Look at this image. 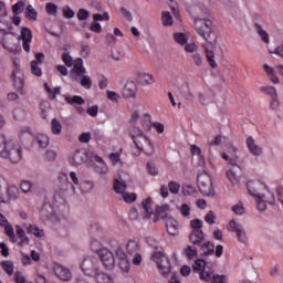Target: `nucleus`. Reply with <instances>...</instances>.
Wrapping results in <instances>:
<instances>
[{
    "mask_svg": "<svg viewBox=\"0 0 283 283\" xmlns=\"http://www.w3.org/2000/svg\"><path fill=\"white\" fill-rule=\"evenodd\" d=\"M195 30L207 41V43L202 44L206 59L212 67L216 70L218 67V63L216 62V52H213L218 45V35L216 34V28L213 27V22L209 19H196L195 20Z\"/></svg>",
    "mask_w": 283,
    "mask_h": 283,
    "instance_id": "f257e3e1",
    "label": "nucleus"
},
{
    "mask_svg": "<svg viewBox=\"0 0 283 283\" xmlns=\"http://www.w3.org/2000/svg\"><path fill=\"white\" fill-rule=\"evenodd\" d=\"M129 136L137 149L134 151V156H140V154H145L146 156H154V144L149 137L143 133V129L136 125H133L129 129Z\"/></svg>",
    "mask_w": 283,
    "mask_h": 283,
    "instance_id": "f03ea898",
    "label": "nucleus"
},
{
    "mask_svg": "<svg viewBox=\"0 0 283 283\" xmlns=\"http://www.w3.org/2000/svg\"><path fill=\"white\" fill-rule=\"evenodd\" d=\"M250 196L256 198V209L265 211L266 205H275V195L269 191L266 185L262 182L252 184L248 189Z\"/></svg>",
    "mask_w": 283,
    "mask_h": 283,
    "instance_id": "7ed1b4c3",
    "label": "nucleus"
},
{
    "mask_svg": "<svg viewBox=\"0 0 283 283\" xmlns=\"http://www.w3.org/2000/svg\"><path fill=\"white\" fill-rule=\"evenodd\" d=\"M221 158L227 160L229 165V171L226 174L228 180H230L232 185H240V176H242V167L238 165L240 157H238V155L231 157L226 153H221Z\"/></svg>",
    "mask_w": 283,
    "mask_h": 283,
    "instance_id": "20e7f679",
    "label": "nucleus"
},
{
    "mask_svg": "<svg viewBox=\"0 0 283 283\" xmlns=\"http://www.w3.org/2000/svg\"><path fill=\"white\" fill-rule=\"evenodd\" d=\"M81 270L87 277L95 280L101 273V262L96 256H86L81 263Z\"/></svg>",
    "mask_w": 283,
    "mask_h": 283,
    "instance_id": "39448f33",
    "label": "nucleus"
},
{
    "mask_svg": "<svg viewBox=\"0 0 283 283\" xmlns=\"http://www.w3.org/2000/svg\"><path fill=\"white\" fill-rule=\"evenodd\" d=\"M151 258L154 262H156L161 275H169V273H171V262L169 261V258L165 255V253L155 252Z\"/></svg>",
    "mask_w": 283,
    "mask_h": 283,
    "instance_id": "423d86ee",
    "label": "nucleus"
},
{
    "mask_svg": "<svg viewBox=\"0 0 283 283\" xmlns=\"http://www.w3.org/2000/svg\"><path fill=\"white\" fill-rule=\"evenodd\" d=\"M198 187L202 196H216V190H213V181L209 175H201L198 177Z\"/></svg>",
    "mask_w": 283,
    "mask_h": 283,
    "instance_id": "0eeeda50",
    "label": "nucleus"
},
{
    "mask_svg": "<svg viewBox=\"0 0 283 283\" xmlns=\"http://www.w3.org/2000/svg\"><path fill=\"white\" fill-rule=\"evenodd\" d=\"M98 258L105 269H114L116 259L114 258V253L107 250V248H103L98 251Z\"/></svg>",
    "mask_w": 283,
    "mask_h": 283,
    "instance_id": "6e6552de",
    "label": "nucleus"
},
{
    "mask_svg": "<svg viewBox=\"0 0 283 283\" xmlns=\"http://www.w3.org/2000/svg\"><path fill=\"white\" fill-rule=\"evenodd\" d=\"M230 231L235 233L238 242H241V244H247L249 242V238H247V231L242 227V224L235 222V221H230L229 222Z\"/></svg>",
    "mask_w": 283,
    "mask_h": 283,
    "instance_id": "1a4fd4ad",
    "label": "nucleus"
},
{
    "mask_svg": "<svg viewBox=\"0 0 283 283\" xmlns=\"http://www.w3.org/2000/svg\"><path fill=\"white\" fill-rule=\"evenodd\" d=\"M19 198V188L17 186H9L6 192H0V200L3 203H10V200Z\"/></svg>",
    "mask_w": 283,
    "mask_h": 283,
    "instance_id": "9d476101",
    "label": "nucleus"
},
{
    "mask_svg": "<svg viewBox=\"0 0 283 283\" xmlns=\"http://www.w3.org/2000/svg\"><path fill=\"white\" fill-rule=\"evenodd\" d=\"M70 165L73 167H78V165H83L85 160H87V154L83 149H76L69 158Z\"/></svg>",
    "mask_w": 283,
    "mask_h": 283,
    "instance_id": "9b49d317",
    "label": "nucleus"
},
{
    "mask_svg": "<svg viewBox=\"0 0 283 283\" xmlns=\"http://www.w3.org/2000/svg\"><path fill=\"white\" fill-rule=\"evenodd\" d=\"M21 147H14V144L11 147L7 148V156H1L0 158H8L10 163H19L21 160Z\"/></svg>",
    "mask_w": 283,
    "mask_h": 283,
    "instance_id": "f8f14e48",
    "label": "nucleus"
},
{
    "mask_svg": "<svg viewBox=\"0 0 283 283\" xmlns=\"http://www.w3.org/2000/svg\"><path fill=\"white\" fill-rule=\"evenodd\" d=\"M53 271L56 277H59V280H62V282H70V280H72V272H70L67 268L61 264H55L53 266Z\"/></svg>",
    "mask_w": 283,
    "mask_h": 283,
    "instance_id": "ddd939ff",
    "label": "nucleus"
},
{
    "mask_svg": "<svg viewBox=\"0 0 283 283\" xmlns=\"http://www.w3.org/2000/svg\"><path fill=\"white\" fill-rule=\"evenodd\" d=\"M122 94L124 98H136V94H138V86H136V82L128 81L126 82Z\"/></svg>",
    "mask_w": 283,
    "mask_h": 283,
    "instance_id": "4468645a",
    "label": "nucleus"
},
{
    "mask_svg": "<svg viewBox=\"0 0 283 283\" xmlns=\"http://www.w3.org/2000/svg\"><path fill=\"white\" fill-rule=\"evenodd\" d=\"M22 39V46L24 52H30V44L32 43V31L28 27H23L20 32Z\"/></svg>",
    "mask_w": 283,
    "mask_h": 283,
    "instance_id": "2eb2a0df",
    "label": "nucleus"
},
{
    "mask_svg": "<svg viewBox=\"0 0 283 283\" xmlns=\"http://www.w3.org/2000/svg\"><path fill=\"white\" fill-rule=\"evenodd\" d=\"M11 78L13 81L14 90H17L18 92H21V90H23V85H24L23 74H21V71H19V69H15L14 71H12Z\"/></svg>",
    "mask_w": 283,
    "mask_h": 283,
    "instance_id": "dca6fc26",
    "label": "nucleus"
},
{
    "mask_svg": "<svg viewBox=\"0 0 283 283\" xmlns=\"http://www.w3.org/2000/svg\"><path fill=\"white\" fill-rule=\"evenodd\" d=\"M189 240L195 247H200L205 242V232L202 230H192Z\"/></svg>",
    "mask_w": 283,
    "mask_h": 283,
    "instance_id": "f3484780",
    "label": "nucleus"
},
{
    "mask_svg": "<svg viewBox=\"0 0 283 283\" xmlns=\"http://www.w3.org/2000/svg\"><path fill=\"white\" fill-rule=\"evenodd\" d=\"M113 189L115 191V193H119L120 196H123L127 189V181L125 179H123V176H119L118 179L114 180L113 184Z\"/></svg>",
    "mask_w": 283,
    "mask_h": 283,
    "instance_id": "a211bd4d",
    "label": "nucleus"
},
{
    "mask_svg": "<svg viewBox=\"0 0 283 283\" xmlns=\"http://www.w3.org/2000/svg\"><path fill=\"white\" fill-rule=\"evenodd\" d=\"M247 147L252 156H262V147L255 144L253 137L247 139Z\"/></svg>",
    "mask_w": 283,
    "mask_h": 283,
    "instance_id": "6ab92c4d",
    "label": "nucleus"
},
{
    "mask_svg": "<svg viewBox=\"0 0 283 283\" xmlns=\"http://www.w3.org/2000/svg\"><path fill=\"white\" fill-rule=\"evenodd\" d=\"M202 251V255L209 258V255H213L216 253V245L210 241H205L199 245Z\"/></svg>",
    "mask_w": 283,
    "mask_h": 283,
    "instance_id": "aec40b11",
    "label": "nucleus"
},
{
    "mask_svg": "<svg viewBox=\"0 0 283 283\" xmlns=\"http://www.w3.org/2000/svg\"><path fill=\"white\" fill-rule=\"evenodd\" d=\"M12 147V142L6 138V135H0V158L8 156V149Z\"/></svg>",
    "mask_w": 283,
    "mask_h": 283,
    "instance_id": "412c9836",
    "label": "nucleus"
},
{
    "mask_svg": "<svg viewBox=\"0 0 283 283\" xmlns=\"http://www.w3.org/2000/svg\"><path fill=\"white\" fill-rule=\"evenodd\" d=\"M179 223L176 219H169L167 222H166V229L169 233V235H178L179 233Z\"/></svg>",
    "mask_w": 283,
    "mask_h": 283,
    "instance_id": "4be33fe9",
    "label": "nucleus"
},
{
    "mask_svg": "<svg viewBox=\"0 0 283 283\" xmlns=\"http://www.w3.org/2000/svg\"><path fill=\"white\" fill-rule=\"evenodd\" d=\"M52 213H54V209L50 203H44L42 209L40 210V217L42 220H50L52 218Z\"/></svg>",
    "mask_w": 283,
    "mask_h": 283,
    "instance_id": "5701e85b",
    "label": "nucleus"
},
{
    "mask_svg": "<svg viewBox=\"0 0 283 283\" xmlns=\"http://www.w3.org/2000/svg\"><path fill=\"white\" fill-rule=\"evenodd\" d=\"M263 70L266 76H269L271 83H273L274 85H277V83H280V78H277V75H275V70H273V67L269 66V64H264Z\"/></svg>",
    "mask_w": 283,
    "mask_h": 283,
    "instance_id": "b1692460",
    "label": "nucleus"
},
{
    "mask_svg": "<svg viewBox=\"0 0 283 283\" xmlns=\"http://www.w3.org/2000/svg\"><path fill=\"white\" fill-rule=\"evenodd\" d=\"M126 250L129 255H134L140 251V245L138 241L130 239L126 244Z\"/></svg>",
    "mask_w": 283,
    "mask_h": 283,
    "instance_id": "393cba45",
    "label": "nucleus"
},
{
    "mask_svg": "<svg viewBox=\"0 0 283 283\" xmlns=\"http://www.w3.org/2000/svg\"><path fill=\"white\" fill-rule=\"evenodd\" d=\"M17 235L20 239L19 247L21 244H30V238L25 235V230L21 228V226H15Z\"/></svg>",
    "mask_w": 283,
    "mask_h": 283,
    "instance_id": "a878e982",
    "label": "nucleus"
},
{
    "mask_svg": "<svg viewBox=\"0 0 283 283\" xmlns=\"http://www.w3.org/2000/svg\"><path fill=\"white\" fill-rule=\"evenodd\" d=\"M45 92H48L50 101H55L56 96L61 94V86H56L55 88H51L48 83H44Z\"/></svg>",
    "mask_w": 283,
    "mask_h": 283,
    "instance_id": "bb28decb",
    "label": "nucleus"
},
{
    "mask_svg": "<svg viewBox=\"0 0 283 283\" xmlns=\"http://www.w3.org/2000/svg\"><path fill=\"white\" fill-rule=\"evenodd\" d=\"M64 98L69 105H85V99L80 95L73 97L65 95Z\"/></svg>",
    "mask_w": 283,
    "mask_h": 283,
    "instance_id": "cd10ccee",
    "label": "nucleus"
},
{
    "mask_svg": "<svg viewBox=\"0 0 283 283\" xmlns=\"http://www.w3.org/2000/svg\"><path fill=\"white\" fill-rule=\"evenodd\" d=\"M142 207L145 210L146 218H151L154 216V210H151V198L148 197L142 202Z\"/></svg>",
    "mask_w": 283,
    "mask_h": 283,
    "instance_id": "c85d7f7f",
    "label": "nucleus"
},
{
    "mask_svg": "<svg viewBox=\"0 0 283 283\" xmlns=\"http://www.w3.org/2000/svg\"><path fill=\"white\" fill-rule=\"evenodd\" d=\"M51 129L52 134H55L56 136H61L63 132V126L61 125V122L56 118H53L51 120Z\"/></svg>",
    "mask_w": 283,
    "mask_h": 283,
    "instance_id": "c756f323",
    "label": "nucleus"
},
{
    "mask_svg": "<svg viewBox=\"0 0 283 283\" xmlns=\"http://www.w3.org/2000/svg\"><path fill=\"white\" fill-rule=\"evenodd\" d=\"M184 253L188 260H193V258H198V248L187 245V248L184 250Z\"/></svg>",
    "mask_w": 283,
    "mask_h": 283,
    "instance_id": "7c9ffc66",
    "label": "nucleus"
},
{
    "mask_svg": "<svg viewBox=\"0 0 283 283\" xmlns=\"http://www.w3.org/2000/svg\"><path fill=\"white\" fill-rule=\"evenodd\" d=\"M97 283H114V277H112L109 274L101 271V273L95 279Z\"/></svg>",
    "mask_w": 283,
    "mask_h": 283,
    "instance_id": "2f4dec72",
    "label": "nucleus"
},
{
    "mask_svg": "<svg viewBox=\"0 0 283 283\" xmlns=\"http://www.w3.org/2000/svg\"><path fill=\"white\" fill-rule=\"evenodd\" d=\"M180 90L187 101H193L195 96L193 93H191V91L189 90V84L182 82Z\"/></svg>",
    "mask_w": 283,
    "mask_h": 283,
    "instance_id": "473e14b6",
    "label": "nucleus"
},
{
    "mask_svg": "<svg viewBox=\"0 0 283 283\" xmlns=\"http://www.w3.org/2000/svg\"><path fill=\"white\" fill-rule=\"evenodd\" d=\"M260 92H262V94L271 96V98H277V91L273 86H261Z\"/></svg>",
    "mask_w": 283,
    "mask_h": 283,
    "instance_id": "72a5a7b5",
    "label": "nucleus"
},
{
    "mask_svg": "<svg viewBox=\"0 0 283 283\" xmlns=\"http://www.w3.org/2000/svg\"><path fill=\"white\" fill-rule=\"evenodd\" d=\"M27 232L31 233L32 235H35V238H43V235H45V233L43 232V230L39 229V227L30 224L27 228Z\"/></svg>",
    "mask_w": 283,
    "mask_h": 283,
    "instance_id": "f704fd0d",
    "label": "nucleus"
},
{
    "mask_svg": "<svg viewBox=\"0 0 283 283\" xmlns=\"http://www.w3.org/2000/svg\"><path fill=\"white\" fill-rule=\"evenodd\" d=\"M167 211H169V205L157 206L155 209L157 218H167Z\"/></svg>",
    "mask_w": 283,
    "mask_h": 283,
    "instance_id": "c9c22d12",
    "label": "nucleus"
},
{
    "mask_svg": "<svg viewBox=\"0 0 283 283\" xmlns=\"http://www.w3.org/2000/svg\"><path fill=\"white\" fill-rule=\"evenodd\" d=\"M36 143L42 149H45V147L50 145V137H48V135L40 134L36 136Z\"/></svg>",
    "mask_w": 283,
    "mask_h": 283,
    "instance_id": "e433bc0d",
    "label": "nucleus"
},
{
    "mask_svg": "<svg viewBox=\"0 0 283 283\" xmlns=\"http://www.w3.org/2000/svg\"><path fill=\"white\" fill-rule=\"evenodd\" d=\"M39 17V12H36V9L32 7V4L27 6V19H30V21H36Z\"/></svg>",
    "mask_w": 283,
    "mask_h": 283,
    "instance_id": "4c0bfd02",
    "label": "nucleus"
},
{
    "mask_svg": "<svg viewBox=\"0 0 283 283\" xmlns=\"http://www.w3.org/2000/svg\"><path fill=\"white\" fill-rule=\"evenodd\" d=\"M4 233L7 237H9V240L11 242H17V235L14 234V228L12 227V224H7L4 226Z\"/></svg>",
    "mask_w": 283,
    "mask_h": 283,
    "instance_id": "58836bf2",
    "label": "nucleus"
},
{
    "mask_svg": "<svg viewBox=\"0 0 283 283\" xmlns=\"http://www.w3.org/2000/svg\"><path fill=\"white\" fill-rule=\"evenodd\" d=\"M1 266L7 275H12V273H14V264L12 261H2Z\"/></svg>",
    "mask_w": 283,
    "mask_h": 283,
    "instance_id": "ea45409f",
    "label": "nucleus"
},
{
    "mask_svg": "<svg viewBox=\"0 0 283 283\" xmlns=\"http://www.w3.org/2000/svg\"><path fill=\"white\" fill-rule=\"evenodd\" d=\"M255 30L259 36L261 38V40L263 41V43L269 44V33H266V31L262 29V25L255 24Z\"/></svg>",
    "mask_w": 283,
    "mask_h": 283,
    "instance_id": "a19ab883",
    "label": "nucleus"
},
{
    "mask_svg": "<svg viewBox=\"0 0 283 283\" xmlns=\"http://www.w3.org/2000/svg\"><path fill=\"white\" fill-rule=\"evenodd\" d=\"M206 268H207V261L202 259L196 260L192 265L193 271H200V273H202V271H205Z\"/></svg>",
    "mask_w": 283,
    "mask_h": 283,
    "instance_id": "79ce46f5",
    "label": "nucleus"
},
{
    "mask_svg": "<svg viewBox=\"0 0 283 283\" xmlns=\"http://www.w3.org/2000/svg\"><path fill=\"white\" fill-rule=\"evenodd\" d=\"M45 10L48 14H51L52 17H56V14H59V7L54 2H48Z\"/></svg>",
    "mask_w": 283,
    "mask_h": 283,
    "instance_id": "37998d69",
    "label": "nucleus"
},
{
    "mask_svg": "<svg viewBox=\"0 0 283 283\" xmlns=\"http://www.w3.org/2000/svg\"><path fill=\"white\" fill-rule=\"evenodd\" d=\"M174 39L179 45H187L188 38L185 33H174Z\"/></svg>",
    "mask_w": 283,
    "mask_h": 283,
    "instance_id": "c03bdc74",
    "label": "nucleus"
},
{
    "mask_svg": "<svg viewBox=\"0 0 283 283\" xmlns=\"http://www.w3.org/2000/svg\"><path fill=\"white\" fill-rule=\"evenodd\" d=\"M139 81L144 85H153L154 84V77L147 73L139 74Z\"/></svg>",
    "mask_w": 283,
    "mask_h": 283,
    "instance_id": "a18cd8bd",
    "label": "nucleus"
},
{
    "mask_svg": "<svg viewBox=\"0 0 283 283\" xmlns=\"http://www.w3.org/2000/svg\"><path fill=\"white\" fill-rule=\"evenodd\" d=\"M31 73L34 76H41L43 74V72L41 71V67H39L38 61H31Z\"/></svg>",
    "mask_w": 283,
    "mask_h": 283,
    "instance_id": "49530a36",
    "label": "nucleus"
},
{
    "mask_svg": "<svg viewBox=\"0 0 283 283\" xmlns=\"http://www.w3.org/2000/svg\"><path fill=\"white\" fill-rule=\"evenodd\" d=\"M80 84L82 87H84V90H92V78H90L87 75L82 76Z\"/></svg>",
    "mask_w": 283,
    "mask_h": 283,
    "instance_id": "de8ad7c7",
    "label": "nucleus"
},
{
    "mask_svg": "<svg viewBox=\"0 0 283 283\" xmlns=\"http://www.w3.org/2000/svg\"><path fill=\"white\" fill-rule=\"evenodd\" d=\"M62 13L63 17H65V19H74L76 12H74V10H72V8H70V6H65L62 9Z\"/></svg>",
    "mask_w": 283,
    "mask_h": 283,
    "instance_id": "09e8293b",
    "label": "nucleus"
},
{
    "mask_svg": "<svg viewBox=\"0 0 283 283\" xmlns=\"http://www.w3.org/2000/svg\"><path fill=\"white\" fill-rule=\"evenodd\" d=\"M163 25H174V18L169 11L163 13Z\"/></svg>",
    "mask_w": 283,
    "mask_h": 283,
    "instance_id": "8fccbe9b",
    "label": "nucleus"
},
{
    "mask_svg": "<svg viewBox=\"0 0 283 283\" xmlns=\"http://www.w3.org/2000/svg\"><path fill=\"white\" fill-rule=\"evenodd\" d=\"M32 181L24 180L20 184V189L23 193H30V191H32Z\"/></svg>",
    "mask_w": 283,
    "mask_h": 283,
    "instance_id": "3c124183",
    "label": "nucleus"
},
{
    "mask_svg": "<svg viewBox=\"0 0 283 283\" xmlns=\"http://www.w3.org/2000/svg\"><path fill=\"white\" fill-rule=\"evenodd\" d=\"M81 54L84 59H87V56H90V54H92V49L90 48V44H87V43L81 44Z\"/></svg>",
    "mask_w": 283,
    "mask_h": 283,
    "instance_id": "603ef678",
    "label": "nucleus"
},
{
    "mask_svg": "<svg viewBox=\"0 0 283 283\" xmlns=\"http://www.w3.org/2000/svg\"><path fill=\"white\" fill-rule=\"evenodd\" d=\"M77 19L78 21H87L90 19V11L87 9H80L77 11Z\"/></svg>",
    "mask_w": 283,
    "mask_h": 283,
    "instance_id": "864d4df0",
    "label": "nucleus"
},
{
    "mask_svg": "<svg viewBox=\"0 0 283 283\" xmlns=\"http://www.w3.org/2000/svg\"><path fill=\"white\" fill-rule=\"evenodd\" d=\"M202 220L195 219L190 221V227L193 229V231H202Z\"/></svg>",
    "mask_w": 283,
    "mask_h": 283,
    "instance_id": "5fc2aeb1",
    "label": "nucleus"
},
{
    "mask_svg": "<svg viewBox=\"0 0 283 283\" xmlns=\"http://www.w3.org/2000/svg\"><path fill=\"white\" fill-rule=\"evenodd\" d=\"M192 61L197 67H202V64L205 63V60L202 59V54L196 53L192 55Z\"/></svg>",
    "mask_w": 283,
    "mask_h": 283,
    "instance_id": "6e6d98bb",
    "label": "nucleus"
},
{
    "mask_svg": "<svg viewBox=\"0 0 283 283\" xmlns=\"http://www.w3.org/2000/svg\"><path fill=\"white\" fill-rule=\"evenodd\" d=\"M123 196V200L126 201L128 205L132 202H136V193L125 192Z\"/></svg>",
    "mask_w": 283,
    "mask_h": 283,
    "instance_id": "4d7b16f0",
    "label": "nucleus"
},
{
    "mask_svg": "<svg viewBox=\"0 0 283 283\" xmlns=\"http://www.w3.org/2000/svg\"><path fill=\"white\" fill-rule=\"evenodd\" d=\"M168 189H169L170 193H178V191H180V184H178L176 181H170L168 184Z\"/></svg>",
    "mask_w": 283,
    "mask_h": 283,
    "instance_id": "13d9d810",
    "label": "nucleus"
},
{
    "mask_svg": "<svg viewBox=\"0 0 283 283\" xmlns=\"http://www.w3.org/2000/svg\"><path fill=\"white\" fill-rule=\"evenodd\" d=\"M129 260L126 259H122L119 261V269L124 272V273H127L129 271Z\"/></svg>",
    "mask_w": 283,
    "mask_h": 283,
    "instance_id": "bf43d9fd",
    "label": "nucleus"
},
{
    "mask_svg": "<svg viewBox=\"0 0 283 283\" xmlns=\"http://www.w3.org/2000/svg\"><path fill=\"white\" fill-rule=\"evenodd\" d=\"M107 98H108V101H112L113 103H118V101H120V95H118L114 91H107Z\"/></svg>",
    "mask_w": 283,
    "mask_h": 283,
    "instance_id": "052dcab7",
    "label": "nucleus"
},
{
    "mask_svg": "<svg viewBox=\"0 0 283 283\" xmlns=\"http://www.w3.org/2000/svg\"><path fill=\"white\" fill-rule=\"evenodd\" d=\"M147 169L150 176H158V167H156V164L148 161Z\"/></svg>",
    "mask_w": 283,
    "mask_h": 283,
    "instance_id": "680f3d73",
    "label": "nucleus"
},
{
    "mask_svg": "<svg viewBox=\"0 0 283 283\" xmlns=\"http://www.w3.org/2000/svg\"><path fill=\"white\" fill-rule=\"evenodd\" d=\"M205 220L208 224H216V212L213 211H209L206 217Z\"/></svg>",
    "mask_w": 283,
    "mask_h": 283,
    "instance_id": "e2e57ef3",
    "label": "nucleus"
},
{
    "mask_svg": "<svg viewBox=\"0 0 283 283\" xmlns=\"http://www.w3.org/2000/svg\"><path fill=\"white\" fill-rule=\"evenodd\" d=\"M62 61L65 63V65H67V67H72V65H74L70 52L63 53Z\"/></svg>",
    "mask_w": 283,
    "mask_h": 283,
    "instance_id": "0e129e2a",
    "label": "nucleus"
},
{
    "mask_svg": "<svg viewBox=\"0 0 283 283\" xmlns=\"http://www.w3.org/2000/svg\"><path fill=\"white\" fill-rule=\"evenodd\" d=\"M182 193H184V196H191V195L196 193V188L192 186H184Z\"/></svg>",
    "mask_w": 283,
    "mask_h": 283,
    "instance_id": "69168bd1",
    "label": "nucleus"
},
{
    "mask_svg": "<svg viewBox=\"0 0 283 283\" xmlns=\"http://www.w3.org/2000/svg\"><path fill=\"white\" fill-rule=\"evenodd\" d=\"M78 140L80 143H90V140H92V133H82Z\"/></svg>",
    "mask_w": 283,
    "mask_h": 283,
    "instance_id": "338daca9",
    "label": "nucleus"
},
{
    "mask_svg": "<svg viewBox=\"0 0 283 283\" xmlns=\"http://www.w3.org/2000/svg\"><path fill=\"white\" fill-rule=\"evenodd\" d=\"M212 283H227V276L224 274L213 275L212 276Z\"/></svg>",
    "mask_w": 283,
    "mask_h": 283,
    "instance_id": "774afa93",
    "label": "nucleus"
}]
</instances>
